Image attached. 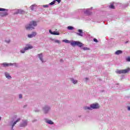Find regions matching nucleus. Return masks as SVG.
<instances>
[{
	"mask_svg": "<svg viewBox=\"0 0 130 130\" xmlns=\"http://www.w3.org/2000/svg\"><path fill=\"white\" fill-rule=\"evenodd\" d=\"M55 43H58V44H60V41L58 40H56L54 41Z\"/></svg>",
	"mask_w": 130,
	"mask_h": 130,
	"instance_id": "20",
	"label": "nucleus"
},
{
	"mask_svg": "<svg viewBox=\"0 0 130 130\" xmlns=\"http://www.w3.org/2000/svg\"><path fill=\"white\" fill-rule=\"evenodd\" d=\"M71 44L72 46H76V45H77V46H79V47H82V46H83V44L78 41H73L71 43Z\"/></svg>",
	"mask_w": 130,
	"mask_h": 130,
	"instance_id": "2",
	"label": "nucleus"
},
{
	"mask_svg": "<svg viewBox=\"0 0 130 130\" xmlns=\"http://www.w3.org/2000/svg\"><path fill=\"white\" fill-rule=\"evenodd\" d=\"M62 42H65V43H70V41L68 40H63Z\"/></svg>",
	"mask_w": 130,
	"mask_h": 130,
	"instance_id": "22",
	"label": "nucleus"
},
{
	"mask_svg": "<svg viewBox=\"0 0 130 130\" xmlns=\"http://www.w3.org/2000/svg\"><path fill=\"white\" fill-rule=\"evenodd\" d=\"M72 82H73V84H77L78 83V81L74 80V79H71Z\"/></svg>",
	"mask_w": 130,
	"mask_h": 130,
	"instance_id": "18",
	"label": "nucleus"
},
{
	"mask_svg": "<svg viewBox=\"0 0 130 130\" xmlns=\"http://www.w3.org/2000/svg\"><path fill=\"white\" fill-rule=\"evenodd\" d=\"M32 6H31L30 7V8H31V9H32Z\"/></svg>",
	"mask_w": 130,
	"mask_h": 130,
	"instance_id": "36",
	"label": "nucleus"
},
{
	"mask_svg": "<svg viewBox=\"0 0 130 130\" xmlns=\"http://www.w3.org/2000/svg\"><path fill=\"white\" fill-rule=\"evenodd\" d=\"M5 76L7 79H12V77L10 76V74H9L8 73H5Z\"/></svg>",
	"mask_w": 130,
	"mask_h": 130,
	"instance_id": "13",
	"label": "nucleus"
},
{
	"mask_svg": "<svg viewBox=\"0 0 130 130\" xmlns=\"http://www.w3.org/2000/svg\"><path fill=\"white\" fill-rule=\"evenodd\" d=\"M0 12H2L0 13L2 17H7V16L9 15V13H8V9L0 8Z\"/></svg>",
	"mask_w": 130,
	"mask_h": 130,
	"instance_id": "1",
	"label": "nucleus"
},
{
	"mask_svg": "<svg viewBox=\"0 0 130 130\" xmlns=\"http://www.w3.org/2000/svg\"><path fill=\"white\" fill-rule=\"evenodd\" d=\"M47 123H49V124H53V122L50 120H48L46 121Z\"/></svg>",
	"mask_w": 130,
	"mask_h": 130,
	"instance_id": "16",
	"label": "nucleus"
},
{
	"mask_svg": "<svg viewBox=\"0 0 130 130\" xmlns=\"http://www.w3.org/2000/svg\"><path fill=\"white\" fill-rule=\"evenodd\" d=\"M28 38H32L33 37V35H28Z\"/></svg>",
	"mask_w": 130,
	"mask_h": 130,
	"instance_id": "25",
	"label": "nucleus"
},
{
	"mask_svg": "<svg viewBox=\"0 0 130 130\" xmlns=\"http://www.w3.org/2000/svg\"><path fill=\"white\" fill-rule=\"evenodd\" d=\"M26 125H27V120L24 121L23 123L20 124L21 127H23L24 126H26Z\"/></svg>",
	"mask_w": 130,
	"mask_h": 130,
	"instance_id": "12",
	"label": "nucleus"
},
{
	"mask_svg": "<svg viewBox=\"0 0 130 130\" xmlns=\"http://www.w3.org/2000/svg\"><path fill=\"white\" fill-rule=\"evenodd\" d=\"M39 57L40 60H41V61H42V62H43V59L42 58V57H43L42 54H39Z\"/></svg>",
	"mask_w": 130,
	"mask_h": 130,
	"instance_id": "15",
	"label": "nucleus"
},
{
	"mask_svg": "<svg viewBox=\"0 0 130 130\" xmlns=\"http://www.w3.org/2000/svg\"><path fill=\"white\" fill-rule=\"evenodd\" d=\"M121 53H122V51L121 50H117L115 52V54H117V55L119 54H121Z\"/></svg>",
	"mask_w": 130,
	"mask_h": 130,
	"instance_id": "14",
	"label": "nucleus"
},
{
	"mask_svg": "<svg viewBox=\"0 0 130 130\" xmlns=\"http://www.w3.org/2000/svg\"><path fill=\"white\" fill-rule=\"evenodd\" d=\"M1 119H2V118L0 117V120H1Z\"/></svg>",
	"mask_w": 130,
	"mask_h": 130,
	"instance_id": "38",
	"label": "nucleus"
},
{
	"mask_svg": "<svg viewBox=\"0 0 130 130\" xmlns=\"http://www.w3.org/2000/svg\"><path fill=\"white\" fill-rule=\"evenodd\" d=\"M128 110H130V107H128Z\"/></svg>",
	"mask_w": 130,
	"mask_h": 130,
	"instance_id": "34",
	"label": "nucleus"
},
{
	"mask_svg": "<svg viewBox=\"0 0 130 130\" xmlns=\"http://www.w3.org/2000/svg\"><path fill=\"white\" fill-rule=\"evenodd\" d=\"M109 8L110 9H115V7H114V5H113V4H111L110 5H109Z\"/></svg>",
	"mask_w": 130,
	"mask_h": 130,
	"instance_id": "17",
	"label": "nucleus"
},
{
	"mask_svg": "<svg viewBox=\"0 0 130 130\" xmlns=\"http://www.w3.org/2000/svg\"><path fill=\"white\" fill-rule=\"evenodd\" d=\"M127 61H130V57L127 58Z\"/></svg>",
	"mask_w": 130,
	"mask_h": 130,
	"instance_id": "29",
	"label": "nucleus"
},
{
	"mask_svg": "<svg viewBox=\"0 0 130 130\" xmlns=\"http://www.w3.org/2000/svg\"><path fill=\"white\" fill-rule=\"evenodd\" d=\"M49 33L51 34H53V35H59V32H58L57 31H51V30H49Z\"/></svg>",
	"mask_w": 130,
	"mask_h": 130,
	"instance_id": "9",
	"label": "nucleus"
},
{
	"mask_svg": "<svg viewBox=\"0 0 130 130\" xmlns=\"http://www.w3.org/2000/svg\"><path fill=\"white\" fill-rule=\"evenodd\" d=\"M33 48V47L31 45H26V47L24 48V49L23 50H21V53H25V51L26 50H29V49H32Z\"/></svg>",
	"mask_w": 130,
	"mask_h": 130,
	"instance_id": "4",
	"label": "nucleus"
},
{
	"mask_svg": "<svg viewBox=\"0 0 130 130\" xmlns=\"http://www.w3.org/2000/svg\"><path fill=\"white\" fill-rule=\"evenodd\" d=\"M67 29H68V30H74V27L69 26L67 27Z\"/></svg>",
	"mask_w": 130,
	"mask_h": 130,
	"instance_id": "19",
	"label": "nucleus"
},
{
	"mask_svg": "<svg viewBox=\"0 0 130 130\" xmlns=\"http://www.w3.org/2000/svg\"><path fill=\"white\" fill-rule=\"evenodd\" d=\"M37 34H36V32H33V36H36Z\"/></svg>",
	"mask_w": 130,
	"mask_h": 130,
	"instance_id": "30",
	"label": "nucleus"
},
{
	"mask_svg": "<svg viewBox=\"0 0 130 130\" xmlns=\"http://www.w3.org/2000/svg\"><path fill=\"white\" fill-rule=\"evenodd\" d=\"M25 29L28 30H32L33 29V21L30 22L28 25H26Z\"/></svg>",
	"mask_w": 130,
	"mask_h": 130,
	"instance_id": "5",
	"label": "nucleus"
},
{
	"mask_svg": "<svg viewBox=\"0 0 130 130\" xmlns=\"http://www.w3.org/2000/svg\"><path fill=\"white\" fill-rule=\"evenodd\" d=\"M33 26H34V27H36V26H37V22H36V21H33Z\"/></svg>",
	"mask_w": 130,
	"mask_h": 130,
	"instance_id": "21",
	"label": "nucleus"
},
{
	"mask_svg": "<svg viewBox=\"0 0 130 130\" xmlns=\"http://www.w3.org/2000/svg\"><path fill=\"white\" fill-rule=\"evenodd\" d=\"M45 113H46V111H45Z\"/></svg>",
	"mask_w": 130,
	"mask_h": 130,
	"instance_id": "39",
	"label": "nucleus"
},
{
	"mask_svg": "<svg viewBox=\"0 0 130 130\" xmlns=\"http://www.w3.org/2000/svg\"><path fill=\"white\" fill-rule=\"evenodd\" d=\"M83 50H89V48L87 47H84L83 48Z\"/></svg>",
	"mask_w": 130,
	"mask_h": 130,
	"instance_id": "26",
	"label": "nucleus"
},
{
	"mask_svg": "<svg viewBox=\"0 0 130 130\" xmlns=\"http://www.w3.org/2000/svg\"><path fill=\"white\" fill-rule=\"evenodd\" d=\"M90 107L92 109H97L98 108H99V104L95 103V104H93L90 105Z\"/></svg>",
	"mask_w": 130,
	"mask_h": 130,
	"instance_id": "6",
	"label": "nucleus"
},
{
	"mask_svg": "<svg viewBox=\"0 0 130 130\" xmlns=\"http://www.w3.org/2000/svg\"><path fill=\"white\" fill-rule=\"evenodd\" d=\"M9 42H10V41L7 42L8 43H9Z\"/></svg>",
	"mask_w": 130,
	"mask_h": 130,
	"instance_id": "37",
	"label": "nucleus"
},
{
	"mask_svg": "<svg viewBox=\"0 0 130 130\" xmlns=\"http://www.w3.org/2000/svg\"><path fill=\"white\" fill-rule=\"evenodd\" d=\"M78 31L79 32H77V35H78V36H81V37H83V30L82 29H78Z\"/></svg>",
	"mask_w": 130,
	"mask_h": 130,
	"instance_id": "8",
	"label": "nucleus"
},
{
	"mask_svg": "<svg viewBox=\"0 0 130 130\" xmlns=\"http://www.w3.org/2000/svg\"><path fill=\"white\" fill-rule=\"evenodd\" d=\"M19 98L22 99V94H19Z\"/></svg>",
	"mask_w": 130,
	"mask_h": 130,
	"instance_id": "31",
	"label": "nucleus"
},
{
	"mask_svg": "<svg viewBox=\"0 0 130 130\" xmlns=\"http://www.w3.org/2000/svg\"><path fill=\"white\" fill-rule=\"evenodd\" d=\"M88 12H89V11L86 10V12H85V14H89V13H88Z\"/></svg>",
	"mask_w": 130,
	"mask_h": 130,
	"instance_id": "33",
	"label": "nucleus"
},
{
	"mask_svg": "<svg viewBox=\"0 0 130 130\" xmlns=\"http://www.w3.org/2000/svg\"><path fill=\"white\" fill-rule=\"evenodd\" d=\"M84 109L85 110H91V107H84Z\"/></svg>",
	"mask_w": 130,
	"mask_h": 130,
	"instance_id": "23",
	"label": "nucleus"
},
{
	"mask_svg": "<svg viewBox=\"0 0 130 130\" xmlns=\"http://www.w3.org/2000/svg\"><path fill=\"white\" fill-rule=\"evenodd\" d=\"M93 41H94V42H96V43L98 42V40L96 39H94Z\"/></svg>",
	"mask_w": 130,
	"mask_h": 130,
	"instance_id": "28",
	"label": "nucleus"
},
{
	"mask_svg": "<svg viewBox=\"0 0 130 130\" xmlns=\"http://www.w3.org/2000/svg\"><path fill=\"white\" fill-rule=\"evenodd\" d=\"M55 2H57L58 3V4H59V3H60L61 2V0H55Z\"/></svg>",
	"mask_w": 130,
	"mask_h": 130,
	"instance_id": "27",
	"label": "nucleus"
},
{
	"mask_svg": "<svg viewBox=\"0 0 130 130\" xmlns=\"http://www.w3.org/2000/svg\"><path fill=\"white\" fill-rule=\"evenodd\" d=\"M44 7H45V8H48V6L47 5H44Z\"/></svg>",
	"mask_w": 130,
	"mask_h": 130,
	"instance_id": "32",
	"label": "nucleus"
},
{
	"mask_svg": "<svg viewBox=\"0 0 130 130\" xmlns=\"http://www.w3.org/2000/svg\"><path fill=\"white\" fill-rule=\"evenodd\" d=\"M3 66L5 67H10L11 66H13V63H4L2 64Z\"/></svg>",
	"mask_w": 130,
	"mask_h": 130,
	"instance_id": "10",
	"label": "nucleus"
},
{
	"mask_svg": "<svg viewBox=\"0 0 130 130\" xmlns=\"http://www.w3.org/2000/svg\"><path fill=\"white\" fill-rule=\"evenodd\" d=\"M130 69L128 68L127 69L122 70H117L116 71V74H126V73H128L129 72Z\"/></svg>",
	"mask_w": 130,
	"mask_h": 130,
	"instance_id": "3",
	"label": "nucleus"
},
{
	"mask_svg": "<svg viewBox=\"0 0 130 130\" xmlns=\"http://www.w3.org/2000/svg\"><path fill=\"white\" fill-rule=\"evenodd\" d=\"M14 14L15 15H17L18 14H25V11L21 9H18L17 10Z\"/></svg>",
	"mask_w": 130,
	"mask_h": 130,
	"instance_id": "7",
	"label": "nucleus"
},
{
	"mask_svg": "<svg viewBox=\"0 0 130 130\" xmlns=\"http://www.w3.org/2000/svg\"><path fill=\"white\" fill-rule=\"evenodd\" d=\"M26 106H27L26 105H24L23 107H26Z\"/></svg>",
	"mask_w": 130,
	"mask_h": 130,
	"instance_id": "35",
	"label": "nucleus"
},
{
	"mask_svg": "<svg viewBox=\"0 0 130 130\" xmlns=\"http://www.w3.org/2000/svg\"><path fill=\"white\" fill-rule=\"evenodd\" d=\"M21 120L20 118H18L17 119L16 121H15L13 124H12V128H14V126H15V125H16V124L17 123V122H19V121H20Z\"/></svg>",
	"mask_w": 130,
	"mask_h": 130,
	"instance_id": "11",
	"label": "nucleus"
},
{
	"mask_svg": "<svg viewBox=\"0 0 130 130\" xmlns=\"http://www.w3.org/2000/svg\"><path fill=\"white\" fill-rule=\"evenodd\" d=\"M55 4V1H54L52 2L51 3H50L49 5H50V6H52V5H54Z\"/></svg>",
	"mask_w": 130,
	"mask_h": 130,
	"instance_id": "24",
	"label": "nucleus"
}]
</instances>
